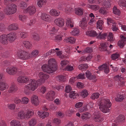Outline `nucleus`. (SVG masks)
<instances>
[{
  "label": "nucleus",
  "instance_id": "4468645a",
  "mask_svg": "<svg viewBox=\"0 0 126 126\" xmlns=\"http://www.w3.org/2000/svg\"><path fill=\"white\" fill-rule=\"evenodd\" d=\"M85 74L86 77L90 80H94L96 78V77L95 75H92L91 73L88 71H87Z\"/></svg>",
  "mask_w": 126,
  "mask_h": 126
},
{
  "label": "nucleus",
  "instance_id": "f8f14e48",
  "mask_svg": "<svg viewBox=\"0 0 126 126\" xmlns=\"http://www.w3.org/2000/svg\"><path fill=\"white\" fill-rule=\"evenodd\" d=\"M93 119L96 122H101L103 120V119L100 117V115L99 114H97L95 115L93 117Z\"/></svg>",
  "mask_w": 126,
  "mask_h": 126
},
{
  "label": "nucleus",
  "instance_id": "7ed1b4c3",
  "mask_svg": "<svg viewBox=\"0 0 126 126\" xmlns=\"http://www.w3.org/2000/svg\"><path fill=\"white\" fill-rule=\"evenodd\" d=\"M30 81L31 83L25 85L24 88V92L26 94L29 93L30 91H34L38 86V84L35 80L31 79Z\"/></svg>",
  "mask_w": 126,
  "mask_h": 126
},
{
  "label": "nucleus",
  "instance_id": "603ef678",
  "mask_svg": "<svg viewBox=\"0 0 126 126\" xmlns=\"http://www.w3.org/2000/svg\"><path fill=\"white\" fill-rule=\"evenodd\" d=\"M10 9L9 7L8 8H5L4 10V13L7 15H11V13L12 12L10 11Z\"/></svg>",
  "mask_w": 126,
  "mask_h": 126
},
{
  "label": "nucleus",
  "instance_id": "a19ab883",
  "mask_svg": "<svg viewBox=\"0 0 126 126\" xmlns=\"http://www.w3.org/2000/svg\"><path fill=\"white\" fill-rule=\"evenodd\" d=\"M88 67V66L87 64H81L79 66V69L81 70L85 69L87 68Z\"/></svg>",
  "mask_w": 126,
  "mask_h": 126
},
{
  "label": "nucleus",
  "instance_id": "2eb2a0df",
  "mask_svg": "<svg viewBox=\"0 0 126 126\" xmlns=\"http://www.w3.org/2000/svg\"><path fill=\"white\" fill-rule=\"evenodd\" d=\"M41 18L42 20L46 21H49L51 20L50 16L45 13H43L42 14Z\"/></svg>",
  "mask_w": 126,
  "mask_h": 126
},
{
  "label": "nucleus",
  "instance_id": "a211bd4d",
  "mask_svg": "<svg viewBox=\"0 0 126 126\" xmlns=\"http://www.w3.org/2000/svg\"><path fill=\"white\" fill-rule=\"evenodd\" d=\"M86 34L92 37H94L98 35V33H97L95 31H93L86 32Z\"/></svg>",
  "mask_w": 126,
  "mask_h": 126
},
{
  "label": "nucleus",
  "instance_id": "bb28decb",
  "mask_svg": "<svg viewBox=\"0 0 126 126\" xmlns=\"http://www.w3.org/2000/svg\"><path fill=\"white\" fill-rule=\"evenodd\" d=\"M83 10L80 8L76 9L75 10V12L76 14L79 16H81L83 13Z\"/></svg>",
  "mask_w": 126,
  "mask_h": 126
},
{
  "label": "nucleus",
  "instance_id": "a878e982",
  "mask_svg": "<svg viewBox=\"0 0 126 126\" xmlns=\"http://www.w3.org/2000/svg\"><path fill=\"white\" fill-rule=\"evenodd\" d=\"M125 118L124 115H120L117 118V121L116 123L118 122V123L123 122L125 121Z\"/></svg>",
  "mask_w": 126,
  "mask_h": 126
},
{
  "label": "nucleus",
  "instance_id": "6e6552de",
  "mask_svg": "<svg viewBox=\"0 0 126 126\" xmlns=\"http://www.w3.org/2000/svg\"><path fill=\"white\" fill-rule=\"evenodd\" d=\"M17 70V69L16 67H8L6 69V71L10 75H13L16 73Z\"/></svg>",
  "mask_w": 126,
  "mask_h": 126
},
{
  "label": "nucleus",
  "instance_id": "9b49d317",
  "mask_svg": "<svg viewBox=\"0 0 126 126\" xmlns=\"http://www.w3.org/2000/svg\"><path fill=\"white\" fill-rule=\"evenodd\" d=\"M55 23L58 26L62 27L64 24V21L62 18H58L56 19L54 21Z\"/></svg>",
  "mask_w": 126,
  "mask_h": 126
},
{
  "label": "nucleus",
  "instance_id": "69168bd1",
  "mask_svg": "<svg viewBox=\"0 0 126 126\" xmlns=\"http://www.w3.org/2000/svg\"><path fill=\"white\" fill-rule=\"evenodd\" d=\"M99 11L100 13L103 14H106V10L104 8L101 7L99 10Z\"/></svg>",
  "mask_w": 126,
  "mask_h": 126
},
{
  "label": "nucleus",
  "instance_id": "473e14b6",
  "mask_svg": "<svg viewBox=\"0 0 126 126\" xmlns=\"http://www.w3.org/2000/svg\"><path fill=\"white\" fill-rule=\"evenodd\" d=\"M17 0H4L3 3L4 5L6 6H8L12 2H14Z\"/></svg>",
  "mask_w": 126,
  "mask_h": 126
},
{
  "label": "nucleus",
  "instance_id": "37998d69",
  "mask_svg": "<svg viewBox=\"0 0 126 126\" xmlns=\"http://www.w3.org/2000/svg\"><path fill=\"white\" fill-rule=\"evenodd\" d=\"M113 36L112 33L111 32H110L108 36V41L111 42L113 41L114 40L113 38Z\"/></svg>",
  "mask_w": 126,
  "mask_h": 126
},
{
  "label": "nucleus",
  "instance_id": "c9c22d12",
  "mask_svg": "<svg viewBox=\"0 0 126 126\" xmlns=\"http://www.w3.org/2000/svg\"><path fill=\"white\" fill-rule=\"evenodd\" d=\"M88 95L87 91L86 90H83L81 92L80 95L83 98H85Z\"/></svg>",
  "mask_w": 126,
  "mask_h": 126
},
{
  "label": "nucleus",
  "instance_id": "f257e3e1",
  "mask_svg": "<svg viewBox=\"0 0 126 126\" xmlns=\"http://www.w3.org/2000/svg\"><path fill=\"white\" fill-rule=\"evenodd\" d=\"M57 67V63L54 59H49L48 64H44L42 66V68L45 72L50 74L56 71Z\"/></svg>",
  "mask_w": 126,
  "mask_h": 126
},
{
  "label": "nucleus",
  "instance_id": "13d9d810",
  "mask_svg": "<svg viewBox=\"0 0 126 126\" xmlns=\"http://www.w3.org/2000/svg\"><path fill=\"white\" fill-rule=\"evenodd\" d=\"M55 49H51L49 50L46 53L47 55H50L51 54H55Z\"/></svg>",
  "mask_w": 126,
  "mask_h": 126
},
{
  "label": "nucleus",
  "instance_id": "c03bdc74",
  "mask_svg": "<svg viewBox=\"0 0 126 126\" xmlns=\"http://www.w3.org/2000/svg\"><path fill=\"white\" fill-rule=\"evenodd\" d=\"M118 4L120 6H126V0H120L119 1Z\"/></svg>",
  "mask_w": 126,
  "mask_h": 126
},
{
  "label": "nucleus",
  "instance_id": "b1692460",
  "mask_svg": "<svg viewBox=\"0 0 126 126\" xmlns=\"http://www.w3.org/2000/svg\"><path fill=\"white\" fill-rule=\"evenodd\" d=\"M80 26L82 28L86 27L87 26V21L86 19L85 18L82 19V20L80 21Z\"/></svg>",
  "mask_w": 126,
  "mask_h": 126
},
{
  "label": "nucleus",
  "instance_id": "5fc2aeb1",
  "mask_svg": "<svg viewBox=\"0 0 126 126\" xmlns=\"http://www.w3.org/2000/svg\"><path fill=\"white\" fill-rule=\"evenodd\" d=\"M65 77L63 75H60L57 76V78H58L60 81L62 82H64L65 81Z\"/></svg>",
  "mask_w": 126,
  "mask_h": 126
},
{
  "label": "nucleus",
  "instance_id": "0eeeda50",
  "mask_svg": "<svg viewBox=\"0 0 126 126\" xmlns=\"http://www.w3.org/2000/svg\"><path fill=\"white\" fill-rule=\"evenodd\" d=\"M55 94L54 91H49L47 94L46 99L50 101H53L54 99Z\"/></svg>",
  "mask_w": 126,
  "mask_h": 126
},
{
  "label": "nucleus",
  "instance_id": "3c124183",
  "mask_svg": "<svg viewBox=\"0 0 126 126\" xmlns=\"http://www.w3.org/2000/svg\"><path fill=\"white\" fill-rule=\"evenodd\" d=\"M9 28L10 30H16L17 29L18 27L16 25L13 24L9 26Z\"/></svg>",
  "mask_w": 126,
  "mask_h": 126
},
{
  "label": "nucleus",
  "instance_id": "e2e57ef3",
  "mask_svg": "<svg viewBox=\"0 0 126 126\" xmlns=\"http://www.w3.org/2000/svg\"><path fill=\"white\" fill-rule=\"evenodd\" d=\"M39 53V51L35 49L33 50L31 53V55H37Z\"/></svg>",
  "mask_w": 126,
  "mask_h": 126
},
{
  "label": "nucleus",
  "instance_id": "ea45409f",
  "mask_svg": "<svg viewBox=\"0 0 126 126\" xmlns=\"http://www.w3.org/2000/svg\"><path fill=\"white\" fill-rule=\"evenodd\" d=\"M103 21L101 20H99L97 23V27L98 28L102 30L103 28Z\"/></svg>",
  "mask_w": 126,
  "mask_h": 126
},
{
  "label": "nucleus",
  "instance_id": "7c9ffc66",
  "mask_svg": "<svg viewBox=\"0 0 126 126\" xmlns=\"http://www.w3.org/2000/svg\"><path fill=\"white\" fill-rule=\"evenodd\" d=\"M37 5L40 7H42V5H45L46 3V0H38Z\"/></svg>",
  "mask_w": 126,
  "mask_h": 126
},
{
  "label": "nucleus",
  "instance_id": "4be33fe9",
  "mask_svg": "<svg viewBox=\"0 0 126 126\" xmlns=\"http://www.w3.org/2000/svg\"><path fill=\"white\" fill-rule=\"evenodd\" d=\"M39 76L41 79L45 80L47 79L49 77L48 75L45 74L42 72H41L39 73Z\"/></svg>",
  "mask_w": 126,
  "mask_h": 126
},
{
  "label": "nucleus",
  "instance_id": "423d86ee",
  "mask_svg": "<svg viewBox=\"0 0 126 126\" xmlns=\"http://www.w3.org/2000/svg\"><path fill=\"white\" fill-rule=\"evenodd\" d=\"M8 38L6 35L3 34L0 36V41L3 45H7L9 42Z\"/></svg>",
  "mask_w": 126,
  "mask_h": 126
},
{
  "label": "nucleus",
  "instance_id": "dca6fc26",
  "mask_svg": "<svg viewBox=\"0 0 126 126\" xmlns=\"http://www.w3.org/2000/svg\"><path fill=\"white\" fill-rule=\"evenodd\" d=\"M9 8L10 9L11 12V15L14 14L16 10V6L14 3H12L10 5Z\"/></svg>",
  "mask_w": 126,
  "mask_h": 126
},
{
  "label": "nucleus",
  "instance_id": "680f3d73",
  "mask_svg": "<svg viewBox=\"0 0 126 126\" xmlns=\"http://www.w3.org/2000/svg\"><path fill=\"white\" fill-rule=\"evenodd\" d=\"M65 70L67 71H71L73 70V68L71 66L67 65L65 67Z\"/></svg>",
  "mask_w": 126,
  "mask_h": 126
},
{
  "label": "nucleus",
  "instance_id": "9d476101",
  "mask_svg": "<svg viewBox=\"0 0 126 126\" xmlns=\"http://www.w3.org/2000/svg\"><path fill=\"white\" fill-rule=\"evenodd\" d=\"M32 103L35 106H37L39 104V101L37 96L36 95H33L31 98Z\"/></svg>",
  "mask_w": 126,
  "mask_h": 126
},
{
  "label": "nucleus",
  "instance_id": "5701e85b",
  "mask_svg": "<svg viewBox=\"0 0 126 126\" xmlns=\"http://www.w3.org/2000/svg\"><path fill=\"white\" fill-rule=\"evenodd\" d=\"M92 56H88L87 57L83 56L81 57L79 59V62H82L85 61L86 60H89L92 58Z\"/></svg>",
  "mask_w": 126,
  "mask_h": 126
},
{
  "label": "nucleus",
  "instance_id": "052dcab7",
  "mask_svg": "<svg viewBox=\"0 0 126 126\" xmlns=\"http://www.w3.org/2000/svg\"><path fill=\"white\" fill-rule=\"evenodd\" d=\"M33 38L34 40L36 41L39 40L40 39L39 36L38 34H35L33 35Z\"/></svg>",
  "mask_w": 126,
  "mask_h": 126
},
{
  "label": "nucleus",
  "instance_id": "864d4df0",
  "mask_svg": "<svg viewBox=\"0 0 126 126\" xmlns=\"http://www.w3.org/2000/svg\"><path fill=\"white\" fill-rule=\"evenodd\" d=\"M79 30L77 29H74L72 32H71V34L74 36L76 35L79 33Z\"/></svg>",
  "mask_w": 126,
  "mask_h": 126
},
{
  "label": "nucleus",
  "instance_id": "2f4dec72",
  "mask_svg": "<svg viewBox=\"0 0 126 126\" xmlns=\"http://www.w3.org/2000/svg\"><path fill=\"white\" fill-rule=\"evenodd\" d=\"M23 44L24 45L25 47L27 48L28 49H30L32 45L30 44V42L28 41H24Z\"/></svg>",
  "mask_w": 126,
  "mask_h": 126
},
{
  "label": "nucleus",
  "instance_id": "a18cd8bd",
  "mask_svg": "<svg viewBox=\"0 0 126 126\" xmlns=\"http://www.w3.org/2000/svg\"><path fill=\"white\" fill-rule=\"evenodd\" d=\"M77 95L78 96H79L77 94L75 93L74 92L72 91L70 93L69 96L70 98L75 99L76 98Z\"/></svg>",
  "mask_w": 126,
  "mask_h": 126
},
{
  "label": "nucleus",
  "instance_id": "20e7f679",
  "mask_svg": "<svg viewBox=\"0 0 126 126\" xmlns=\"http://www.w3.org/2000/svg\"><path fill=\"white\" fill-rule=\"evenodd\" d=\"M36 12L35 7L34 6L29 7L27 9L23 10L24 13L28 12L30 15H32L34 14Z\"/></svg>",
  "mask_w": 126,
  "mask_h": 126
},
{
  "label": "nucleus",
  "instance_id": "49530a36",
  "mask_svg": "<svg viewBox=\"0 0 126 126\" xmlns=\"http://www.w3.org/2000/svg\"><path fill=\"white\" fill-rule=\"evenodd\" d=\"M18 116L21 118H25V114L24 111H20L18 114Z\"/></svg>",
  "mask_w": 126,
  "mask_h": 126
},
{
  "label": "nucleus",
  "instance_id": "f3484780",
  "mask_svg": "<svg viewBox=\"0 0 126 126\" xmlns=\"http://www.w3.org/2000/svg\"><path fill=\"white\" fill-rule=\"evenodd\" d=\"M8 87V85L7 83L4 82H0V91H3Z\"/></svg>",
  "mask_w": 126,
  "mask_h": 126
},
{
  "label": "nucleus",
  "instance_id": "bf43d9fd",
  "mask_svg": "<svg viewBox=\"0 0 126 126\" xmlns=\"http://www.w3.org/2000/svg\"><path fill=\"white\" fill-rule=\"evenodd\" d=\"M106 67V64H105L100 66H99L98 68L99 70L102 71L103 70H104L105 68Z\"/></svg>",
  "mask_w": 126,
  "mask_h": 126
},
{
  "label": "nucleus",
  "instance_id": "39448f33",
  "mask_svg": "<svg viewBox=\"0 0 126 126\" xmlns=\"http://www.w3.org/2000/svg\"><path fill=\"white\" fill-rule=\"evenodd\" d=\"M6 35L8 40L11 43L14 42L17 38V34L15 32H11L7 34Z\"/></svg>",
  "mask_w": 126,
  "mask_h": 126
},
{
  "label": "nucleus",
  "instance_id": "6e6d98bb",
  "mask_svg": "<svg viewBox=\"0 0 126 126\" xmlns=\"http://www.w3.org/2000/svg\"><path fill=\"white\" fill-rule=\"evenodd\" d=\"M69 62L67 60L62 61L61 62V64L63 66L66 64H68Z\"/></svg>",
  "mask_w": 126,
  "mask_h": 126
},
{
  "label": "nucleus",
  "instance_id": "aec40b11",
  "mask_svg": "<svg viewBox=\"0 0 126 126\" xmlns=\"http://www.w3.org/2000/svg\"><path fill=\"white\" fill-rule=\"evenodd\" d=\"M17 90L16 87L15 85V84L13 83L11 84V87L9 90V93H11L13 92H14Z\"/></svg>",
  "mask_w": 126,
  "mask_h": 126
},
{
  "label": "nucleus",
  "instance_id": "e433bc0d",
  "mask_svg": "<svg viewBox=\"0 0 126 126\" xmlns=\"http://www.w3.org/2000/svg\"><path fill=\"white\" fill-rule=\"evenodd\" d=\"M100 95V94L98 93H95L93 94L91 96V98L93 100L97 99Z\"/></svg>",
  "mask_w": 126,
  "mask_h": 126
},
{
  "label": "nucleus",
  "instance_id": "09e8293b",
  "mask_svg": "<svg viewBox=\"0 0 126 126\" xmlns=\"http://www.w3.org/2000/svg\"><path fill=\"white\" fill-rule=\"evenodd\" d=\"M18 58L22 60H26L32 58V56H18Z\"/></svg>",
  "mask_w": 126,
  "mask_h": 126
},
{
  "label": "nucleus",
  "instance_id": "0e129e2a",
  "mask_svg": "<svg viewBox=\"0 0 126 126\" xmlns=\"http://www.w3.org/2000/svg\"><path fill=\"white\" fill-rule=\"evenodd\" d=\"M88 7L92 9L96 10L99 8V7L96 5H89Z\"/></svg>",
  "mask_w": 126,
  "mask_h": 126
},
{
  "label": "nucleus",
  "instance_id": "79ce46f5",
  "mask_svg": "<svg viewBox=\"0 0 126 126\" xmlns=\"http://www.w3.org/2000/svg\"><path fill=\"white\" fill-rule=\"evenodd\" d=\"M113 13L114 14L119 16L120 14V10L118 9L116 7L114 6L113 9Z\"/></svg>",
  "mask_w": 126,
  "mask_h": 126
},
{
  "label": "nucleus",
  "instance_id": "6ab92c4d",
  "mask_svg": "<svg viewBox=\"0 0 126 126\" xmlns=\"http://www.w3.org/2000/svg\"><path fill=\"white\" fill-rule=\"evenodd\" d=\"M16 54L17 55H29L30 54L28 51L20 49L18 50Z\"/></svg>",
  "mask_w": 126,
  "mask_h": 126
},
{
  "label": "nucleus",
  "instance_id": "4d7b16f0",
  "mask_svg": "<svg viewBox=\"0 0 126 126\" xmlns=\"http://www.w3.org/2000/svg\"><path fill=\"white\" fill-rule=\"evenodd\" d=\"M76 78L78 79H85V74L82 73H80L76 77Z\"/></svg>",
  "mask_w": 126,
  "mask_h": 126
},
{
  "label": "nucleus",
  "instance_id": "338daca9",
  "mask_svg": "<svg viewBox=\"0 0 126 126\" xmlns=\"http://www.w3.org/2000/svg\"><path fill=\"white\" fill-rule=\"evenodd\" d=\"M29 101L28 99L26 97L23 98L22 99V103L24 104H27Z\"/></svg>",
  "mask_w": 126,
  "mask_h": 126
},
{
  "label": "nucleus",
  "instance_id": "c756f323",
  "mask_svg": "<svg viewBox=\"0 0 126 126\" xmlns=\"http://www.w3.org/2000/svg\"><path fill=\"white\" fill-rule=\"evenodd\" d=\"M125 98V96H123V95L118 94L117 95L115 100L116 101L121 102Z\"/></svg>",
  "mask_w": 126,
  "mask_h": 126
},
{
  "label": "nucleus",
  "instance_id": "72a5a7b5",
  "mask_svg": "<svg viewBox=\"0 0 126 126\" xmlns=\"http://www.w3.org/2000/svg\"><path fill=\"white\" fill-rule=\"evenodd\" d=\"M81 118L83 120L87 119L90 118L89 114L88 113L85 112L82 114L81 116Z\"/></svg>",
  "mask_w": 126,
  "mask_h": 126
},
{
  "label": "nucleus",
  "instance_id": "393cba45",
  "mask_svg": "<svg viewBox=\"0 0 126 126\" xmlns=\"http://www.w3.org/2000/svg\"><path fill=\"white\" fill-rule=\"evenodd\" d=\"M50 14L54 16H58L60 14V12L55 9H52L50 11Z\"/></svg>",
  "mask_w": 126,
  "mask_h": 126
},
{
  "label": "nucleus",
  "instance_id": "58836bf2",
  "mask_svg": "<svg viewBox=\"0 0 126 126\" xmlns=\"http://www.w3.org/2000/svg\"><path fill=\"white\" fill-rule=\"evenodd\" d=\"M110 0H104L103 2V5L106 7L108 8L110 5Z\"/></svg>",
  "mask_w": 126,
  "mask_h": 126
},
{
  "label": "nucleus",
  "instance_id": "4c0bfd02",
  "mask_svg": "<svg viewBox=\"0 0 126 126\" xmlns=\"http://www.w3.org/2000/svg\"><path fill=\"white\" fill-rule=\"evenodd\" d=\"M98 36L97 37L98 38H99L100 39H104L107 36V33H105L103 34H102L101 32L99 33Z\"/></svg>",
  "mask_w": 126,
  "mask_h": 126
},
{
  "label": "nucleus",
  "instance_id": "cd10ccee",
  "mask_svg": "<svg viewBox=\"0 0 126 126\" xmlns=\"http://www.w3.org/2000/svg\"><path fill=\"white\" fill-rule=\"evenodd\" d=\"M12 126H21L19 121L15 120L12 121L10 122Z\"/></svg>",
  "mask_w": 126,
  "mask_h": 126
},
{
  "label": "nucleus",
  "instance_id": "c85d7f7f",
  "mask_svg": "<svg viewBox=\"0 0 126 126\" xmlns=\"http://www.w3.org/2000/svg\"><path fill=\"white\" fill-rule=\"evenodd\" d=\"M93 52L92 48L89 47H87L85 48L83 52L81 53L82 54H83L85 53H90Z\"/></svg>",
  "mask_w": 126,
  "mask_h": 126
},
{
  "label": "nucleus",
  "instance_id": "774afa93",
  "mask_svg": "<svg viewBox=\"0 0 126 126\" xmlns=\"http://www.w3.org/2000/svg\"><path fill=\"white\" fill-rule=\"evenodd\" d=\"M71 87L69 85H68L66 87L65 91L67 93H69L71 91Z\"/></svg>",
  "mask_w": 126,
  "mask_h": 126
},
{
  "label": "nucleus",
  "instance_id": "de8ad7c7",
  "mask_svg": "<svg viewBox=\"0 0 126 126\" xmlns=\"http://www.w3.org/2000/svg\"><path fill=\"white\" fill-rule=\"evenodd\" d=\"M19 6L21 8L24 9L26 8L27 5L25 2L22 1L20 3Z\"/></svg>",
  "mask_w": 126,
  "mask_h": 126
},
{
  "label": "nucleus",
  "instance_id": "ddd939ff",
  "mask_svg": "<svg viewBox=\"0 0 126 126\" xmlns=\"http://www.w3.org/2000/svg\"><path fill=\"white\" fill-rule=\"evenodd\" d=\"M28 78L25 76H20L17 78V80L19 83H26L28 81Z\"/></svg>",
  "mask_w": 126,
  "mask_h": 126
},
{
  "label": "nucleus",
  "instance_id": "8fccbe9b",
  "mask_svg": "<svg viewBox=\"0 0 126 126\" xmlns=\"http://www.w3.org/2000/svg\"><path fill=\"white\" fill-rule=\"evenodd\" d=\"M101 50L103 51H106L107 50V46L105 43H102L101 44Z\"/></svg>",
  "mask_w": 126,
  "mask_h": 126
},
{
  "label": "nucleus",
  "instance_id": "f704fd0d",
  "mask_svg": "<svg viewBox=\"0 0 126 126\" xmlns=\"http://www.w3.org/2000/svg\"><path fill=\"white\" fill-rule=\"evenodd\" d=\"M33 114L34 113L33 112L30 111H28L25 114V117H26V118L28 119L31 117Z\"/></svg>",
  "mask_w": 126,
  "mask_h": 126
},
{
  "label": "nucleus",
  "instance_id": "1a4fd4ad",
  "mask_svg": "<svg viewBox=\"0 0 126 126\" xmlns=\"http://www.w3.org/2000/svg\"><path fill=\"white\" fill-rule=\"evenodd\" d=\"M120 36L122 39L118 41V45L120 47L122 48L125 44V42L126 41V37L122 35H121Z\"/></svg>",
  "mask_w": 126,
  "mask_h": 126
},
{
  "label": "nucleus",
  "instance_id": "f03ea898",
  "mask_svg": "<svg viewBox=\"0 0 126 126\" xmlns=\"http://www.w3.org/2000/svg\"><path fill=\"white\" fill-rule=\"evenodd\" d=\"M110 100L108 99H101L98 103L100 110L103 112L107 113L110 111L109 109L111 105Z\"/></svg>",
  "mask_w": 126,
  "mask_h": 126
},
{
  "label": "nucleus",
  "instance_id": "412c9836",
  "mask_svg": "<svg viewBox=\"0 0 126 126\" xmlns=\"http://www.w3.org/2000/svg\"><path fill=\"white\" fill-rule=\"evenodd\" d=\"M37 122L36 119L33 118L31 119L28 122V124L30 126H35Z\"/></svg>",
  "mask_w": 126,
  "mask_h": 126
}]
</instances>
